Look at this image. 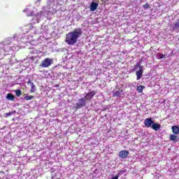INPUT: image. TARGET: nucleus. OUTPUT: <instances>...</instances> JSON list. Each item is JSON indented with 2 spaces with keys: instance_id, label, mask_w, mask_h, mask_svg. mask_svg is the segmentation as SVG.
I'll return each instance as SVG.
<instances>
[{
  "instance_id": "obj_1",
  "label": "nucleus",
  "mask_w": 179,
  "mask_h": 179,
  "mask_svg": "<svg viewBox=\"0 0 179 179\" xmlns=\"http://www.w3.org/2000/svg\"><path fill=\"white\" fill-rule=\"evenodd\" d=\"M61 5H64V0H48V3L45 8V13H38L37 15L32 19V22L39 23L40 17H41L44 13H46V15H50V13H57V11L58 10V6H61Z\"/></svg>"
},
{
  "instance_id": "obj_2",
  "label": "nucleus",
  "mask_w": 179,
  "mask_h": 179,
  "mask_svg": "<svg viewBox=\"0 0 179 179\" xmlns=\"http://www.w3.org/2000/svg\"><path fill=\"white\" fill-rule=\"evenodd\" d=\"M83 31L80 28L74 29L66 35L65 43L69 45H75L78 43V38L82 36Z\"/></svg>"
},
{
  "instance_id": "obj_3",
  "label": "nucleus",
  "mask_w": 179,
  "mask_h": 179,
  "mask_svg": "<svg viewBox=\"0 0 179 179\" xmlns=\"http://www.w3.org/2000/svg\"><path fill=\"white\" fill-rule=\"evenodd\" d=\"M15 46H12L10 40H7L0 43V59H3L5 57V52H9L10 50L16 51V47H19V44H15Z\"/></svg>"
},
{
  "instance_id": "obj_4",
  "label": "nucleus",
  "mask_w": 179,
  "mask_h": 179,
  "mask_svg": "<svg viewBox=\"0 0 179 179\" xmlns=\"http://www.w3.org/2000/svg\"><path fill=\"white\" fill-rule=\"evenodd\" d=\"M27 38H29V36H27L26 35L23 34V33H17L15 34L13 36V40H16L17 43H29V41H27Z\"/></svg>"
},
{
  "instance_id": "obj_5",
  "label": "nucleus",
  "mask_w": 179,
  "mask_h": 179,
  "mask_svg": "<svg viewBox=\"0 0 179 179\" xmlns=\"http://www.w3.org/2000/svg\"><path fill=\"white\" fill-rule=\"evenodd\" d=\"M38 56V50L36 49H32L30 51V55H28L27 58L28 59H31L32 61H34Z\"/></svg>"
},
{
  "instance_id": "obj_6",
  "label": "nucleus",
  "mask_w": 179,
  "mask_h": 179,
  "mask_svg": "<svg viewBox=\"0 0 179 179\" xmlns=\"http://www.w3.org/2000/svg\"><path fill=\"white\" fill-rule=\"evenodd\" d=\"M51 64H52V59L45 58L43 61H42L41 66L42 68H48V66H50Z\"/></svg>"
},
{
  "instance_id": "obj_7",
  "label": "nucleus",
  "mask_w": 179,
  "mask_h": 179,
  "mask_svg": "<svg viewBox=\"0 0 179 179\" xmlns=\"http://www.w3.org/2000/svg\"><path fill=\"white\" fill-rule=\"evenodd\" d=\"M136 75L137 80L142 79V76H143V66L142 65L140 66L138 70L136 72Z\"/></svg>"
},
{
  "instance_id": "obj_8",
  "label": "nucleus",
  "mask_w": 179,
  "mask_h": 179,
  "mask_svg": "<svg viewBox=\"0 0 179 179\" xmlns=\"http://www.w3.org/2000/svg\"><path fill=\"white\" fill-rule=\"evenodd\" d=\"M85 106H86V99L85 98H81L76 103V108H82V107H85Z\"/></svg>"
},
{
  "instance_id": "obj_9",
  "label": "nucleus",
  "mask_w": 179,
  "mask_h": 179,
  "mask_svg": "<svg viewBox=\"0 0 179 179\" xmlns=\"http://www.w3.org/2000/svg\"><path fill=\"white\" fill-rule=\"evenodd\" d=\"M94 96H96V92L94 91H92V92H88L85 94V100H92V99H93V97H94Z\"/></svg>"
},
{
  "instance_id": "obj_10",
  "label": "nucleus",
  "mask_w": 179,
  "mask_h": 179,
  "mask_svg": "<svg viewBox=\"0 0 179 179\" xmlns=\"http://www.w3.org/2000/svg\"><path fill=\"white\" fill-rule=\"evenodd\" d=\"M129 155V151L128 150H122L119 152V157H121V159H127Z\"/></svg>"
},
{
  "instance_id": "obj_11",
  "label": "nucleus",
  "mask_w": 179,
  "mask_h": 179,
  "mask_svg": "<svg viewBox=\"0 0 179 179\" xmlns=\"http://www.w3.org/2000/svg\"><path fill=\"white\" fill-rule=\"evenodd\" d=\"M31 29H33V23H29L27 25H25L24 27H23L22 30L24 31V33H29V31H30V30H31Z\"/></svg>"
},
{
  "instance_id": "obj_12",
  "label": "nucleus",
  "mask_w": 179,
  "mask_h": 179,
  "mask_svg": "<svg viewBox=\"0 0 179 179\" xmlns=\"http://www.w3.org/2000/svg\"><path fill=\"white\" fill-rule=\"evenodd\" d=\"M144 125H145L147 128H150V127L153 125V120H152V118H146L144 121Z\"/></svg>"
},
{
  "instance_id": "obj_13",
  "label": "nucleus",
  "mask_w": 179,
  "mask_h": 179,
  "mask_svg": "<svg viewBox=\"0 0 179 179\" xmlns=\"http://www.w3.org/2000/svg\"><path fill=\"white\" fill-rule=\"evenodd\" d=\"M99 6V3H96V2H92L90 6V10L92 12H94V10H96L97 9V7Z\"/></svg>"
},
{
  "instance_id": "obj_14",
  "label": "nucleus",
  "mask_w": 179,
  "mask_h": 179,
  "mask_svg": "<svg viewBox=\"0 0 179 179\" xmlns=\"http://www.w3.org/2000/svg\"><path fill=\"white\" fill-rule=\"evenodd\" d=\"M172 29L173 30V31H178V30H179V18L176 20V22L173 23Z\"/></svg>"
},
{
  "instance_id": "obj_15",
  "label": "nucleus",
  "mask_w": 179,
  "mask_h": 179,
  "mask_svg": "<svg viewBox=\"0 0 179 179\" xmlns=\"http://www.w3.org/2000/svg\"><path fill=\"white\" fill-rule=\"evenodd\" d=\"M27 85H29L31 87V93H34L36 92V85H34V83L30 80L27 82Z\"/></svg>"
},
{
  "instance_id": "obj_16",
  "label": "nucleus",
  "mask_w": 179,
  "mask_h": 179,
  "mask_svg": "<svg viewBox=\"0 0 179 179\" xmlns=\"http://www.w3.org/2000/svg\"><path fill=\"white\" fill-rule=\"evenodd\" d=\"M151 128L154 129V131H159V129H160V124L157 123H153L151 126Z\"/></svg>"
},
{
  "instance_id": "obj_17",
  "label": "nucleus",
  "mask_w": 179,
  "mask_h": 179,
  "mask_svg": "<svg viewBox=\"0 0 179 179\" xmlns=\"http://www.w3.org/2000/svg\"><path fill=\"white\" fill-rule=\"evenodd\" d=\"M172 131H173V134H175V135H178L179 134V127H178V126L172 127Z\"/></svg>"
},
{
  "instance_id": "obj_18",
  "label": "nucleus",
  "mask_w": 179,
  "mask_h": 179,
  "mask_svg": "<svg viewBox=\"0 0 179 179\" xmlns=\"http://www.w3.org/2000/svg\"><path fill=\"white\" fill-rule=\"evenodd\" d=\"M114 97H121L122 96V90H118L115 92H113Z\"/></svg>"
},
{
  "instance_id": "obj_19",
  "label": "nucleus",
  "mask_w": 179,
  "mask_h": 179,
  "mask_svg": "<svg viewBox=\"0 0 179 179\" xmlns=\"http://www.w3.org/2000/svg\"><path fill=\"white\" fill-rule=\"evenodd\" d=\"M141 67V63L137 62L134 66V68L130 69V72H135L138 69Z\"/></svg>"
},
{
  "instance_id": "obj_20",
  "label": "nucleus",
  "mask_w": 179,
  "mask_h": 179,
  "mask_svg": "<svg viewBox=\"0 0 179 179\" xmlns=\"http://www.w3.org/2000/svg\"><path fill=\"white\" fill-rule=\"evenodd\" d=\"M7 100H10V101H15V96L12 94H8L6 96Z\"/></svg>"
},
{
  "instance_id": "obj_21",
  "label": "nucleus",
  "mask_w": 179,
  "mask_h": 179,
  "mask_svg": "<svg viewBox=\"0 0 179 179\" xmlns=\"http://www.w3.org/2000/svg\"><path fill=\"white\" fill-rule=\"evenodd\" d=\"M23 12L27 13V16H33V12L30 11L29 8H25Z\"/></svg>"
},
{
  "instance_id": "obj_22",
  "label": "nucleus",
  "mask_w": 179,
  "mask_h": 179,
  "mask_svg": "<svg viewBox=\"0 0 179 179\" xmlns=\"http://www.w3.org/2000/svg\"><path fill=\"white\" fill-rule=\"evenodd\" d=\"M143 89H145V86L140 85L137 87L136 90L138 93H142V92H143Z\"/></svg>"
},
{
  "instance_id": "obj_23",
  "label": "nucleus",
  "mask_w": 179,
  "mask_h": 179,
  "mask_svg": "<svg viewBox=\"0 0 179 179\" xmlns=\"http://www.w3.org/2000/svg\"><path fill=\"white\" fill-rule=\"evenodd\" d=\"M170 141H172L173 142H177V136L174 134L170 135Z\"/></svg>"
},
{
  "instance_id": "obj_24",
  "label": "nucleus",
  "mask_w": 179,
  "mask_h": 179,
  "mask_svg": "<svg viewBox=\"0 0 179 179\" xmlns=\"http://www.w3.org/2000/svg\"><path fill=\"white\" fill-rule=\"evenodd\" d=\"M164 57H165V55L163 54L159 53L157 55V59H162V58H164Z\"/></svg>"
},
{
  "instance_id": "obj_25",
  "label": "nucleus",
  "mask_w": 179,
  "mask_h": 179,
  "mask_svg": "<svg viewBox=\"0 0 179 179\" xmlns=\"http://www.w3.org/2000/svg\"><path fill=\"white\" fill-rule=\"evenodd\" d=\"M13 114H16V110L6 113L5 115H6V117H10V115H13Z\"/></svg>"
},
{
  "instance_id": "obj_26",
  "label": "nucleus",
  "mask_w": 179,
  "mask_h": 179,
  "mask_svg": "<svg viewBox=\"0 0 179 179\" xmlns=\"http://www.w3.org/2000/svg\"><path fill=\"white\" fill-rule=\"evenodd\" d=\"M15 94L17 97H20V96H22V91L20 90H15Z\"/></svg>"
},
{
  "instance_id": "obj_27",
  "label": "nucleus",
  "mask_w": 179,
  "mask_h": 179,
  "mask_svg": "<svg viewBox=\"0 0 179 179\" xmlns=\"http://www.w3.org/2000/svg\"><path fill=\"white\" fill-rule=\"evenodd\" d=\"M34 96H25V100H27V101L32 100V99H34Z\"/></svg>"
},
{
  "instance_id": "obj_28",
  "label": "nucleus",
  "mask_w": 179,
  "mask_h": 179,
  "mask_svg": "<svg viewBox=\"0 0 179 179\" xmlns=\"http://www.w3.org/2000/svg\"><path fill=\"white\" fill-rule=\"evenodd\" d=\"M36 5H40V3H41V0H37L36 2H35Z\"/></svg>"
},
{
  "instance_id": "obj_29",
  "label": "nucleus",
  "mask_w": 179,
  "mask_h": 179,
  "mask_svg": "<svg viewBox=\"0 0 179 179\" xmlns=\"http://www.w3.org/2000/svg\"><path fill=\"white\" fill-rule=\"evenodd\" d=\"M143 6H144V8H149V4H145Z\"/></svg>"
},
{
  "instance_id": "obj_30",
  "label": "nucleus",
  "mask_w": 179,
  "mask_h": 179,
  "mask_svg": "<svg viewBox=\"0 0 179 179\" xmlns=\"http://www.w3.org/2000/svg\"><path fill=\"white\" fill-rule=\"evenodd\" d=\"M103 1H108V0H103Z\"/></svg>"
},
{
  "instance_id": "obj_31",
  "label": "nucleus",
  "mask_w": 179,
  "mask_h": 179,
  "mask_svg": "<svg viewBox=\"0 0 179 179\" xmlns=\"http://www.w3.org/2000/svg\"><path fill=\"white\" fill-rule=\"evenodd\" d=\"M10 40H13V38H10Z\"/></svg>"
}]
</instances>
